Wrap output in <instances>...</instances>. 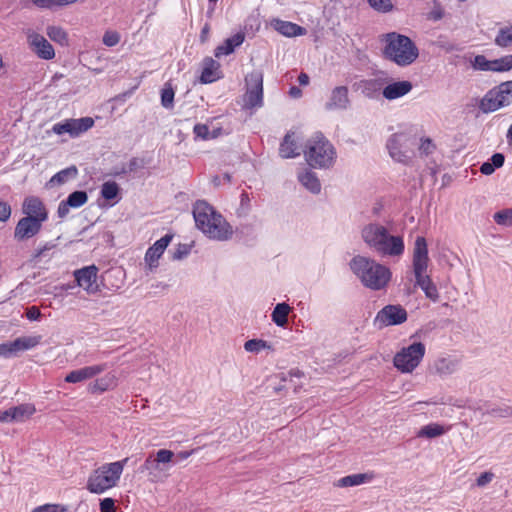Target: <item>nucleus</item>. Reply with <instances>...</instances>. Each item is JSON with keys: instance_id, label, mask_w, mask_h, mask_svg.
Wrapping results in <instances>:
<instances>
[{"instance_id": "10", "label": "nucleus", "mask_w": 512, "mask_h": 512, "mask_svg": "<svg viewBox=\"0 0 512 512\" xmlns=\"http://www.w3.org/2000/svg\"><path fill=\"white\" fill-rule=\"evenodd\" d=\"M246 92L244 107L247 109L259 108L263 105V74L254 70L245 77Z\"/></svg>"}, {"instance_id": "18", "label": "nucleus", "mask_w": 512, "mask_h": 512, "mask_svg": "<svg viewBox=\"0 0 512 512\" xmlns=\"http://www.w3.org/2000/svg\"><path fill=\"white\" fill-rule=\"evenodd\" d=\"M350 106L349 91L346 86H337L331 91L329 100L325 103L327 111L346 110Z\"/></svg>"}, {"instance_id": "8", "label": "nucleus", "mask_w": 512, "mask_h": 512, "mask_svg": "<svg viewBox=\"0 0 512 512\" xmlns=\"http://www.w3.org/2000/svg\"><path fill=\"white\" fill-rule=\"evenodd\" d=\"M425 351L422 342H414L395 354L393 364L402 373H411L422 361Z\"/></svg>"}, {"instance_id": "33", "label": "nucleus", "mask_w": 512, "mask_h": 512, "mask_svg": "<svg viewBox=\"0 0 512 512\" xmlns=\"http://www.w3.org/2000/svg\"><path fill=\"white\" fill-rule=\"evenodd\" d=\"M46 33L52 41L62 46L68 45V35L63 28L59 26H48Z\"/></svg>"}, {"instance_id": "45", "label": "nucleus", "mask_w": 512, "mask_h": 512, "mask_svg": "<svg viewBox=\"0 0 512 512\" xmlns=\"http://www.w3.org/2000/svg\"><path fill=\"white\" fill-rule=\"evenodd\" d=\"M41 335L18 337L23 351L36 347L41 342Z\"/></svg>"}, {"instance_id": "38", "label": "nucleus", "mask_w": 512, "mask_h": 512, "mask_svg": "<svg viewBox=\"0 0 512 512\" xmlns=\"http://www.w3.org/2000/svg\"><path fill=\"white\" fill-rule=\"evenodd\" d=\"M115 376L114 375H106L100 379H97L91 386L90 390L92 392H104L110 388L114 384Z\"/></svg>"}, {"instance_id": "12", "label": "nucleus", "mask_w": 512, "mask_h": 512, "mask_svg": "<svg viewBox=\"0 0 512 512\" xmlns=\"http://www.w3.org/2000/svg\"><path fill=\"white\" fill-rule=\"evenodd\" d=\"M94 125L91 117H82L79 119H68L64 122L56 123L52 127V131L57 135L68 133L70 137L75 138L80 134L88 131Z\"/></svg>"}, {"instance_id": "34", "label": "nucleus", "mask_w": 512, "mask_h": 512, "mask_svg": "<svg viewBox=\"0 0 512 512\" xmlns=\"http://www.w3.org/2000/svg\"><path fill=\"white\" fill-rule=\"evenodd\" d=\"M22 351L23 349L18 338H16L14 341L0 344V356L5 358L16 356L19 352Z\"/></svg>"}, {"instance_id": "32", "label": "nucleus", "mask_w": 512, "mask_h": 512, "mask_svg": "<svg viewBox=\"0 0 512 512\" xmlns=\"http://www.w3.org/2000/svg\"><path fill=\"white\" fill-rule=\"evenodd\" d=\"M446 432V428L438 423H430L423 426L417 433L418 437L422 438H436L443 435Z\"/></svg>"}, {"instance_id": "21", "label": "nucleus", "mask_w": 512, "mask_h": 512, "mask_svg": "<svg viewBox=\"0 0 512 512\" xmlns=\"http://www.w3.org/2000/svg\"><path fill=\"white\" fill-rule=\"evenodd\" d=\"M413 88V85L408 80L395 81L384 87L382 95L385 99L391 101L408 94Z\"/></svg>"}, {"instance_id": "46", "label": "nucleus", "mask_w": 512, "mask_h": 512, "mask_svg": "<svg viewBox=\"0 0 512 512\" xmlns=\"http://www.w3.org/2000/svg\"><path fill=\"white\" fill-rule=\"evenodd\" d=\"M369 5L376 11L381 13L390 12L393 9L391 0H367Z\"/></svg>"}, {"instance_id": "60", "label": "nucleus", "mask_w": 512, "mask_h": 512, "mask_svg": "<svg viewBox=\"0 0 512 512\" xmlns=\"http://www.w3.org/2000/svg\"><path fill=\"white\" fill-rule=\"evenodd\" d=\"M488 413L494 417H508L511 415L510 408H493Z\"/></svg>"}, {"instance_id": "29", "label": "nucleus", "mask_w": 512, "mask_h": 512, "mask_svg": "<svg viewBox=\"0 0 512 512\" xmlns=\"http://www.w3.org/2000/svg\"><path fill=\"white\" fill-rule=\"evenodd\" d=\"M279 154L282 158H294L300 153L291 134H286L280 144Z\"/></svg>"}, {"instance_id": "51", "label": "nucleus", "mask_w": 512, "mask_h": 512, "mask_svg": "<svg viewBox=\"0 0 512 512\" xmlns=\"http://www.w3.org/2000/svg\"><path fill=\"white\" fill-rule=\"evenodd\" d=\"M102 41L104 45L113 47L119 43L120 35L115 31H107L105 32Z\"/></svg>"}, {"instance_id": "1", "label": "nucleus", "mask_w": 512, "mask_h": 512, "mask_svg": "<svg viewBox=\"0 0 512 512\" xmlns=\"http://www.w3.org/2000/svg\"><path fill=\"white\" fill-rule=\"evenodd\" d=\"M192 212L196 227L210 239L226 241L232 237V226L206 201L197 200Z\"/></svg>"}, {"instance_id": "50", "label": "nucleus", "mask_w": 512, "mask_h": 512, "mask_svg": "<svg viewBox=\"0 0 512 512\" xmlns=\"http://www.w3.org/2000/svg\"><path fill=\"white\" fill-rule=\"evenodd\" d=\"M56 247L54 242H46L42 246L38 247L32 255V259L37 261L40 258L46 256V253Z\"/></svg>"}, {"instance_id": "64", "label": "nucleus", "mask_w": 512, "mask_h": 512, "mask_svg": "<svg viewBox=\"0 0 512 512\" xmlns=\"http://www.w3.org/2000/svg\"><path fill=\"white\" fill-rule=\"evenodd\" d=\"M140 167H141V165L137 158H132L128 163V171L129 172H134Z\"/></svg>"}, {"instance_id": "62", "label": "nucleus", "mask_w": 512, "mask_h": 512, "mask_svg": "<svg viewBox=\"0 0 512 512\" xmlns=\"http://www.w3.org/2000/svg\"><path fill=\"white\" fill-rule=\"evenodd\" d=\"M495 169L496 168L490 162H484L480 167V172L484 175H491Z\"/></svg>"}, {"instance_id": "20", "label": "nucleus", "mask_w": 512, "mask_h": 512, "mask_svg": "<svg viewBox=\"0 0 512 512\" xmlns=\"http://www.w3.org/2000/svg\"><path fill=\"white\" fill-rule=\"evenodd\" d=\"M106 368V364H97L73 370L66 375L65 381L67 383L82 382L101 374L106 370Z\"/></svg>"}, {"instance_id": "23", "label": "nucleus", "mask_w": 512, "mask_h": 512, "mask_svg": "<svg viewBox=\"0 0 512 512\" xmlns=\"http://www.w3.org/2000/svg\"><path fill=\"white\" fill-rule=\"evenodd\" d=\"M375 478V473L372 471L366 473H358L344 476L337 480L335 486L337 487H353L371 482Z\"/></svg>"}, {"instance_id": "27", "label": "nucleus", "mask_w": 512, "mask_h": 512, "mask_svg": "<svg viewBox=\"0 0 512 512\" xmlns=\"http://www.w3.org/2000/svg\"><path fill=\"white\" fill-rule=\"evenodd\" d=\"M434 372L440 376L453 374L458 368V361L450 357L437 359L432 366Z\"/></svg>"}, {"instance_id": "17", "label": "nucleus", "mask_w": 512, "mask_h": 512, "mask_svg": "<svg viewBox=\"0 0 512 512\" xmlns=\"http://www.w3.org/2000/svg\"><path fill=\"white\" fill-rule=\"evenodd\" d=\"M172 238L173 236L171 234H166L148 248L145 254V264L149 271L158 267V260L164 253Z\"/></svg>"}, {"instance_id": "49", "label": "nucleus", "mask_w": 512, "mask_h": 512, "mask_svg": "<svg viewBox=\"0 0 512 512\" xmlns=\"http://www.w3.org/2000/svg\"><path fill=\"white\" fill-rule=\"evenodd\" d=\"M67 508L61 504H44L35 507L31 512H66Z\"/></svg>"}, {"instance_id": "24", "label": "nucleus", "mask_w": 512, "mask_h": 512, "mask_svg": "<svg viewBox=\"0 0 512 512\" xmlns=\"http://www.w3.org/2000/svg\"><path fill=\"white\" fill-rule=\"evenodd\" d=\"M245 39L242 32L234 34L232 37L227 38L222 45L216 47L214 51L215 57L219 58L222 55H229L234 52L235 48L240 46Z\"/></svg>"}, {"instance_id": "31", "label": "nucleus", "mask_w": 512, "mask_h": 512, "mask_svg": "<svg viewBox=\"0 0 512 512\" xmlns=\"http://www.w3.org/2000/svg\"><path fill=\"white\" fill-rule=\"evenodd\" d=\"M174 453L172 450H159L155 458L148 457L145 461L146 469L157 468L159 463H168L173 460Z\"/></svg>"}, {"instance_id": "6", "label": "nucleus", "mask_w": 512, "mask_h": 512, "mask_svg": "<svg viewBox=\"0 0 512 512\" xmlns=\"http://www.w3.org/2000/svg\"><path fill=\"white\" fill-rule=\"evenodd\" d=\"M428 249L426 239L419 236L415 240L413 251V271L418 285L425 293L426 297L436 302L439 298V293L436 285L432 282L425 272L428 267Z\"/></svg>"}, {"instance_id": "58", "label": "nucleus", "mask_w": 512, "mask_h": 512, "mask_svg": "<svg viewBox=\"0 0 512 512\" xmlns=\"http://www.w3.org/2000/svg\"><path fill=\"white\" fill-rule=\"evenodd\" d=\"M494 478V474L492 472H484L482 473L476 480V484L479 487H483L490 483Z\"/></svg>"}, {"instance_id": "11", "label": "nucleus", "mask_w": 512, "mask_h": 512, "mask_svg": "<svg viewBox=\"0 0 512 512\" xmlns=\"http://www.w3.org/2000/svg\"><path fill=\"white\" fill-rule=\"evenodd\" d=\"M408 318L407 311L399 304H389L384 306L374 319V326L379 329L395 326L404 323Z\"/></svg>"}, {"instance_id": "4", "label": "nucleus", "mask_w": 512, "mask_h": 512, "mask_svg": "<svg viewBox=\"0 0 512 512\" xmlns=\"http://www.w3.org/2000/svg\"><path fill=\"white\" fill-rule=\"evenodd\" d=\"M349 265L361 283L371 290L383 289L391 279L390 269L371 258L357 255Z\"/></svg>"}, {"instance_id": "43", "label": "nucleus", "mask_w": 512, "mask_h": 512, "mask_svg": "<svg viewBox=\"0 0 512 512\" xmlns=\"http://www.w3.org/2000/svg\"><path fill=\"white\" fill-rule=\"evenodd\" d=\"M119 194V186L114 181L105 182L101 188V196L105 200H113Z\"/></svg>"}, {"instance_id": "52", "label": "nucleus", "mask_w": 512, "mask_h": 512, "mask_svg": "<svg viewBox=\"0 0 512 512\" xmlns=\"http://www.w3.org/2000/svg\"><path fill=\"white\" fill-rule=\"evenodd\" d=\"M193 132L196 138H200L202 140H209L211 137L209 127L206 124H196L193 128Z\"/></svg>"}, {"instance_id": "3", "label": "nucleus", "mask_w": 512, "mask_h": 512, "mask_svg": "<svg viewBox=\"0 0 512 512\" xmlns=\"http://www.w3.org/2000/svg\"><path fill=\"white\" fill-rule=\"evenodd\" d=\"M383 57L399 67L413 64L419 57V49L406 35L389 32L381 36Z\"/></svg>"}, {"instance_id": "35", "label": "nucleus", "mask_w": 512, "mask_h": 512, "mask_svg": "<svg viewBox=\"0 0 512 512\" xmlns=\"http://www.w3.org/2000/svg\"><path fill=\"white\" fill-rule=\"evenodd\" d=\"M174 96L175 91L170 82L164 84L161 89V105L166 109H172L174 107Z\"/></svg>"}, {"instance_id": "56", "label": "nucleus", "mask_w": 512, "mask_h": 512, "mask_svg": "<svg viewBox=\"0 0 512 512\" xmlns=\"http://www.w3.org/2000/svg\"><path fill=\"white\" fill-rule=\"evenodd\" d=\"M189 253H190V247L187 244H179L173 254V259L174 260L183 259Z\"/></svg>"}, {"instance_id": "63", "label": "nucleus", "mask_w": 512, "mask_h": 512, "mask_svg": "<svg viewBox=\"0 0 512 512\" xmlns=\"http://www.w3.org/2000/svg\"><path fill=\"white\" fill-rule=\"evenodd\" d=\"M192 453V450L191 451H188V450H184L180 453H178L177 455H174L173 459L175 462H181V461H184L186 460Z\"/></svg>"}, {"instance_id": "40", "label": "nucleus", "mask_w": 512, "mask_h": 512, "mask_svg": "<svg viewBox=\"0 0 512 512\" xmlns=\"http://www.w3.org/2000/svg\"><path fill=\"white\" fill-rule=\"evenodd\" d=\"M512 69V55H505L499 59L492 60L493 72H506Z\"/></svg>"}, {"instance_id": "39", "label": "nucleus", "mask_w": 512, "mask_h": 512, "mask_svg": "<svg viewBox=\"0 0 512 512\" xmlns=\"http://www.w3.org/2000/svg\"><path fill=\"white\" fill-rule=\"evenodd\" d=\"M35 408L29 404H22L11 408L12 418L15 421H21L26 416H30L34 413Z\"/></svg>"}, {"instance_id": "7", "label": "nucleus", "mask_w": 512, "mask_h": 512, "mask_svg": "<svg viewBox=\"0 0 512 512\" xmlns=\"http://www.w3.org/2000/svg\"><path fill=\"white\" fill-rule=\"evenodd\" d=\"M307 163L314 168H329L334 164L336 151L330 141L320 132L315 133L304 151Z\"/></svg>"}, {"instance_id": "42", "label": "nucleus", "mask_w": 512, "mask_h": 512, "mask_svg": "<svg viewBox=\"0 0 512 512\" xmlns=\"http://www.w3.org/2000/svg\"><path fill=\"white\" fill-rule=\"evenodd\" d=\"M77 1L78 0H32L35 6L42 9H52L58 6L73 4Z\"/></svg>"}, {"instance_id": "36", "label": "nucleus", "mask_w": 512, "mask_h": 512, "mask_svg": "<svg viewBox=\"0 0 512 512\" xmlns=\"http://www.w3.org/2000/svg\"><path fill=\"white\" fill-rule=\"evenodd\" d=\"M494 90L498 94L504 107L512 103V81L503 82Z\"/></svg>"}, {"instance_id": "25", "label": "nucleus", "mask_w": 512, "mask_h": 512, "mask_svg": "<svg viewBox=\"0 0 512 512\" xmlns=\"http://www.w3.org/2000/svg\"><path fill=\"white\" fill-rule=\"evenodd\" d=\"M274 28L282 35L287 37H295L302 36L306 34V29L298 24L283 21V20H275Z\"/></svg>"}, {"instance_id": "41", "label": "nucleus", "mask_w": 512, "mask_h": 512, "mask_svg": "<svg viewBox=\"0 0 512 512\" xmlns=\"http://www.w3.org/2000/svg\"><path fill=\"white\" fill-rule=\"evenodd\" d=\"M380 81L377 79H366L360 82L362 93L367 97H372L374 93L380 90Z\"/></svg>"}, {"instance_id": "19", "label": "nucleus", "mask_w": 512, "mask_h": 512, "mask_svg": "<svg viewBox=\"0 0 512 512\" xmlns=\"http://www.w3.org/2000/svg\"><path fill=\"white\" fill-rule=\"evenodd\" d=\"M88 201V195L86 191L77 190L70 193L66 200H63L59 203L57 214L58 217L63 219L65 218L70 208H79L83 206Z\"/></svg>"}, {"instance_id": "28", "label": "nucleus", "mask_w": 512, "mask_h": 512, "mask_svg": "<svg viewBox=\"0 0 512 512\" xmlns=\"http://www.w3.org/2000/svg\"><path fill=\"white\" fill-rule=\"evenodd\" d=\"M501 107H504V105L494 89L489 91L479 104V108L483 113L494 112Z\"/></svg>"}, {"instance_id": "47", "label": "nucleus", "mask_w": 512, "mask_h": 512, "mask_svg": "<svg viewBox=\"0 0 512 512\" xmlns=\"http://www.w3.org/2000/svg\"><path fill=\"white\" fill-rule=\"evenodd\" d=\"M494 221L499 225H511L512 224V209H504L498 211L493 216Z\"/></svg>"}, {"instance_id": "37", "label": "nucleus", "mask_w": 512, "mask_h": 512, "mask_svg": "<svg viewBox=\"0 0 512 512\" xmlns=\"http://www.w3.org/2000/svg\"><path fill=\"white\" fill-rule=\"evenodd\" d=\"M495 44L502 48H506L512 44V25L503 27L498 31Z\"/></svg>"}, {"instance_id": "15", "label": "nucleus", "mask_w": 512, "mask_h": 512, "mask_svg": "<svg viewBox=\"0 0 512 512\" xmlns=\"http://www.w3.org/2000/svg\"><path fill=\"white\" fill-rule=\"evenodd\" d=\"M22 212L26 217H32L44 223L48 219V210L44 202L37 196H28L22 204Z\"/></svg>"}, {"instance_id": "48", "label": "nucleus", "mask_w": 512, "mask_h": 512, "mask_svg": "<svg viewBox=\"0 0 512 512\" xmlns=\"http://www.w3.org/2000/svg\"><path fill=\"white\" fill-rule=\"evenodd\" d=\"M473 67L480 71H492V60H488L484 55H477Z\"/></svg>"}, {"instance_id": "22", "label": "nucleus", "mask_w": 512, "mask_h": 512, "mask_svg": "<svg viewBox=\"0 0 512 512\" xmlns=\"http://www.w3.org/2000/svg\"><path fill=\"white\" fill-rule=\"evenodd\" d=\"M203 70L200 76V82L203 84H209L215 82L222 77L220 64L210 57H207L203 61Z\"/></svg>"}, {"instance_id": "13", "label": "nucleus", "mask_w": 512, "mask_h": 512, "mask_svg": "<svg viewBox=\"0 0 512 512\" xmlns=\"http://www.w3.org/2000/svg\"><path fill=\"white\" fill-rule=\"evenodd\" d=\"M27 41L31 50L41 59L51 60L55 57V51L49 41L39 33L29 32Z\"/></svg>"}, {"instance_id": "9", "label": "nucleus", "mask_w": 512, "mask_h": 512, "mask_svg": "<svg viewBox=\"0 0 512 512\" xmlns=\"http://www.w3.org/2000/svg\"><path fill=\"white\" fill-rule=\"evenodd\" d=\"M416 144V134L412 130L394 133L387 141V149L392 159L400 163L409 160L407 152Z\"/></svg>"}, {"instance_id": "59", "label": "nucleus", "mask_w": 512, "mask_h": 512, "mask_svg": "<svg viewBox=\"0 0 512 512\" xmlns=\"http://www.w3.org/2000/svg\"><path fill=\"white\" fill-rule=\"evenodd\" d=\"M26 317L30 321H36L41 317V312L36 306H31L26 311Z\"/></svg>"}, {"instance_id": "53", "label": "nucleus", "mask_w": 512, "mask_h": 512, "mask_svg": "<svg viewBox=\"0 0 512 512\" xmlns=\"http://www.w3.org/2000/svg\"><path fill=\"white\" fill-rule=\"evenodd\" d=\"M435 148L436 147L430 138H425L421 140V144L419 146L421 154L428 156L434 152Z\"/></svg>"}, {"instance_id": "5", "label": "nucleus", "mask_w": 512, "mask_h": 512, "mask_svg": "<svg viewBox=\"0 0 512 512\" xmlns=\"http://www.w3.org/2000/svg\"><path fill=\"white\" fill-rule=\"evenodd\" d=\"M127 462L128 458H125L94 469L87 479L86 489L92 494L100 495L116 487Z\"/></svg>"}, {"instance_id": "61", "label": "nucleus", "mask_w": 512, "mask_h": 512, "mask_svg": "<svg viewBox=\"0 0 512 512\" xmlns=\"http://www.w3.org/2000/svg\"><path fill=\"white\" fill-rule=\"evenodd\" d=\"M504 161H505V158H504V155L501 154V153H495L492 155L491 157V164L495 167V168H500L503 166L504 164Z\"/></svg>"}, {"instance_id": "26", "label": "nucleus", "mask_w": 512, "mask_h": 512, "mask_svg": "<svg viewBox=\"0 0 512 512\" xmlns=\"http://www.w3.org/2000/svg\"><path fill=\"white\" fill-rule=\"evenodd\" d=\"M299 182L311 193L318 194L321 191V184L316 174L305 169L298 173Z\"/></svg>"}, {"instance_id": "14", "label": "nucleus", "mask_w": 512, "mask_h": 512, "mask_svg": "<svg viewBox=\"0 0 512 512\" xmlns=\"http://www.w3.org/2000/svg\"><path fill=\"white\" fill-rule=\"evenodd\" d=\"M98 268L95 265L86 266L74 272L77 284L90 294L98 292Z\"/></svg>"}, {"instance_id": "44", "label": "nucleus", "mask_w": 512, "mask_h": 512, "mask_svg": "<svg viewBox=\"0 0 512 512\" xmlns=\"http://www.w3.org/2000/svg\"><path fill=\"white\" fill-rule=\"evenodd\" d=\"M271 346L268 344L267 341L262 339H250L245 342L244 349L247 352L251 353H259L263 349H270Z\"/></svg>"}, {"instance_id": "2", "label": "nucleus", "mask_w": 512, "mask_h": 512, "mask_svg": "<svg viewBox=\"0 0 512 512\" xmlns=\"http://www.w3.org/2000/svg\"><path fill=\"white\" fill-rule=\"evenodd\" d=\"M365 244L382 256L398 257L404 253L402 236L389 234L387 228L379 223H369L361 230Z\"/></svg>"}, {"instance_id": "30", "label": "nucleus", "mask_w": 512, "mask_h": 512, "mask_svg": "<svg viewBox=\"0 0 512 512\" xmlns=\"http://www.w3.org/2000/svg\"><path fill=\"white\" fill-rule=\"evenodd\" d=\"M291 308L287 303H278L272 312V321L279 327H285L288 323V314Z\"/></svg>"}, {"instance_id": "55", "label": "nucleus", "mask_w": 512, "mask_h": 512, "mask_svg": "<svg viewBox=\"0 0 512 512\" xmlns=\"http://www.w3.org/2000/svg\"><path fill=\"white\" fill-rule=\"evenodd\" d=\"M11 216V206L0 199V221L6 222Z\"/></svg>"}, {"instance_id": "54", "label": "nucleus", "mask_w": 512, "mask_h": 512, "mask_svg": "<svg viewBox=\"0 0 512 512\" xmlns=\"http://www.w3.org/2000/svg\"><path fill=\"white\" fill-rule=\"evenodd\" d=\"M100 512H117L115 500L112 498H104L100 501Z\"/></svg>"}, {"instance_id": "57", "label": "nucleus", "mask_w": 512, "mask_h": 512, "mask_svg": "<svg viewBox=\"0 0 512 512\" xmlns=\"http://www.w3.org/2000/svg\"><path fill=\"white\" fill-rule=\"evenodd\" d=\"M70 172H73L74 174H76L77 169L75 167H72V168L62 170L53 176L52 181L56 180L58 183H64Z\"/></svg>"}, {"instance_id": "16", "label": "nucleus", "mask_w": 512, "mask_h": 512, "mask_svg": "<svg viewBox=\"0 0 512 512\" xmlns=\"http://www.w3.org/2000/svg\"><path fill=\"white\" fill-rule=\"evenodd\" d=\"M42 225L43 223L38 222L37 219L24 216L15 227L14 237L18 241L30 239L41 231Z\"/></svg>"}]
</instances>
